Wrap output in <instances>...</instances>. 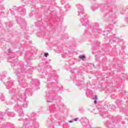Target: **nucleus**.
<instances>
[{
	"label": "nucleus",
	"instance_id": "obj_1",
	"mask_svg": "<svg viewBox=\"0 0 128 128\" xmlns=\"http://www.w3.org/2000/svg\"><path fill=\"white\" fill-rule=\"evenodd\" d=\"M7 54L9 56L8 62L12 64V66H14V74L18 78L19 85L22 88H26V80L24 79V74H26L28 70L24 67V64L18 62V59H16V57L14 56V53L12 51V50L8 49Z\"/></svg>",
	"mask_w": 128,
	"mask_h": 128
},
{
	"label": "nucleus",
	"instance_id": "obj_2",
	"mask_svg": "<svg viewBox=\"0 0 128 128\" xmlns=\"http://www.w3.org/2000/svg\"><path fill=\"white\" fill-rule=\"evenodd\" d=\"M0 76V80L4 82L6 86V88L9 90L10 94H13L12 98L13 102H17L18 100H20L22 102H26V96H28V94L32 92V88H29L24 91H20L18 92L16 88H12L14 84V80H11L10 78L6 77Z\"/></svg>",
	"mask_w": 128,
	"mask_h": 128
},
{
	"label": "nucleus",
	"instance_id": "obj_3",
	"mask_svg": "<svg viewBox=\"0 0 128 128\" xmlns=\"http://www.w3.org/2000/svg\"><path fill=\"white\" fill-rule=\"evenodd\" d=\"M77 8H78V16H82L80 20L82 23V26H88V29L86 31V32H89L90 34H98V30L97 28H98V24L96 23L95 25L92 26L88 24V16L84 15V7L80 4H77Z\"/></svg>",
	"mask_w": 128,
	"mask_h": 128
},
{
	"label": "nucleus",
	"instance_id": "obj_4",
	"mask_svg": "<svg viewBox=\"0 0 128 128\" xmlns=\"http://www.w3.org/2000/svg\"><path fill=\"white\" fill-rule=\"evenodd\" d=\"M100 8L101 12H106L108 8V5L106 4H100L96 6H92L91 8L92 10H96L98 8Z\"/></svg>",
	"mask_w": 128,
	"mask_h": 128
},
{
	"label": "nucleus",
	"instance_id": "obj_5",
	"mask_svg": "<svg viewBox=\"0 0 128 128\" xmlns=\"http://www.w3.org/2000/svg\"><path fill=\"white\" fill-rule=\"evenodd\" d=\"M14 110L16 112H18L19 116H24V112H22V106H20L16 102L14 106Z\"/></svg>",
	"mask_w": 128,
	"mask_h": 128
},
{
	"label": "nucleus",
	"instance_id": "obj_6",
	"mask_svg": "<svg viewBox=\"0 0 128 128\" xmlns=\"http://www.w3.org/2000/svg\"><path fill=\"white\" fill-rule=\"evenodd\" d=\"M32 88H36V86H38L40 85V82H38V80L36 79H34L32 82Z\"/></svg>",
	"mask_w": 128,
	"mask_h": 128
},
{
	"label": "nucleus",
	"instance_id": "obj_7",
	"mask_svg": "<svg viewBox=\"0 0 128 128\" xmlns=\"http://www.w3.org/2000/svg\"><path fill=\"white\" fill-rule=\"evenodd\" d=\"M5 112L8 114V116H11V118H14V116H16V114L14 112H10V108H8L6 110Z\"/></svg>",
	"mask_w": 128,
	"mask_h": 128
},
{
	"label": "nucleus",
	"instance_id": "obj_8",
	"mask_svg": "<svg viewBox=\"0 0 128 128\" xmlns=\"http://www.w3.org/2000/svg\"><path fill=\"white\" fill-rule=\"evenodd\" d=\"M47 102H52L54 100V98L50 93H48L46 95Z\"/></svg>",
	"mask_w": 128,
	"mask_h": 128
},
{
	"label": "nucleus",
	"instance_id": "obj_9",
	"mask_svg": "<svg viewBox=\"0 0 128 128\" xmlns=\"http://www.w3.org/2000/svg\"><path fill=\"white\" fill-rule=\"evenodd\" d=\"M29 122L27 120L24 121V124H23V128H32V126L28 124Z\"/></svg>",
	"mask_w": 128,
	"mask_h": 128
},
{
	"label": "nucleus",
	"instance_id": "obj_10",
	"mask_svg": "<svg viewBox=\"0 0 128 128\" xmlns=\"http://www.w3.org/2000/svg\"><path fill=\"white\" fill-rule=\"evenodd\" d=\"M50 112H56V105H52L50 108Z\"/></svg>",
	"mask_w": 128,
	"mask_h": 128
},
{
	"label": "nucleus",
	"instance_id": "obj_11",
	"mask_svg": "<svg viewBox=\"0 0 128 128\" xmlns=\"http://www.w3.org/2000/svg\"><path fill=\"white\" fill-rule=\"evenodd\" d=\"M122 80H127L128 75L125 74H122L120 75Z\"/></svg>",
	"mask_w": 128,
	"mask_h": 128
},
{
	"label": "nucleus",
	"instance_id": "obj_12",
	"mask_svg": "<svg viewBox=\"0 0 128 128\" xmlns=\"http://www.w3.org/2000/svg\"><path fill=\"white\" fill-rule=\"evenodd\" d=\"M76 86H84V82L79 81L76 84Z\"/></svg>",
	"mask_w": 128,
	"mask_h": 128
},
{
	"label": "nucleus",
	"instance_id": "obj_13",
	"mask_svg": "<svg viewBox=\"0 0 128 128\" xmlns=\"http://www.w3.org/2000/svg\"><path fill=\"white\" fill-rule=\"evenodd\" d=\"M105 2H106L108 4V6H110L114 4V2L112 0H104Z\"/></svg>",
	"mask_w": 128,
	"mask_h": 128
},
{
	"label": "nucleus",
	"instance_id": "obj_14",
	"mask_svg": "<svg viewBox=\"0 0 128 128\" xmlns=\"http://www.w3.org/2000/svg\"><path fill=\"white\" fill-rule=\"evenodd\" d=\"M79 58H80V60H84L86 58V56L84 55H80Z\"/></svg>",
	"mask_w": 128,
	"mask_h": 128
},
{
	"label": "nucleus",
	"instance_id": "obj_15",
	"mask_svg": "<svg viewBox=\"0 0 128 128\" xmlns=\"http://www.w3.org/2000/svg\"><path fill=\"white\" fill-rule=\"evenodd\" d=\"M4 113L0 112V120H2L4 118Z\"/></svg>",
	"mask_w": 128,
	"mask_h": 128
},
{
	"label": "nucleus",
	"instance_id": "obj_16",
	"mask_svg": "<svg viewBox=\"0 0 128 128\" xmlns=\"http://www.w3.org/2000/svg\"><path fill=\"white\" fill-rule=\"evenodd\" d=\"M65 8H66V10H68L70 8V6L69 4H66L65 6H64Z\"/></svg>",
	"mask_w": 128,
	"mask_h": 128
},
{
	"label": "nucleus",
	"instance_id": "obj_17",
	"mask_svg": "<svg viewBox=\"0 0 128 128\" xmlns=\"http://www.w3.org/2000/svg\"><path fill=\"white\" fill-rule=\"evenodd\" d=\"M0 98H1V100H3V102H4V96H2V94L0 93Z\"/></svg>",
	"mask_w": 128,
	"mask_h": 128
},
{
	"label": "nucleus",
	"instance_id": "obj_18",
	"mask_svg": "<svg viewBox=\"0 0 128 128\" xmlns=\"http://www.w3.org/2000/svg\"><path fill=\"white\" fill-rule=\"evenodd\" d=\"M27 107H28V103L26 102L23 104V108H26Z\"/></svg>",
	"mask_w": 128,
	"mask_h": 128
},
{
	"label": "nucleus",
	"instance_id": "obj_19",
	"mask_svg": "<svg viewBox=\"0 0 128 128\" xmlns=\"http://www.w3.org/2000/svg\"><path fill=\"white\" fill-rule=\"evenodd\" d=\"M22 16H24L26 14V10H23L22 12L21 13Z\"/></svg>",
	"mask_w": 128,
	"mask_h": 128
},
{
	"label": "nucleus",
	"instance_id": "obj_20",
	"mask_svg": "<svg viewBox=\"0 0 128 128\" xmlns=\"http://www.w3.org/2000/svg\"><path fill=\"white\" fill-rule=\"evenodd\" d=\"M106 126H108V128H110L111 126L110 124L108 125V122L106 124H105Z\"/></svg>",
	"mask_w": 128,
	"mask_h": 128
},
{
	"label": "nucleus",
	"instance_id": "obj_21",
	"mask_svg": "<svg viewBox=\"0 0 128 128\" xmlns=\"http://www.w3.org/2000/svg\"><path fill=\"white\" fill-rule=\"evenodd\" d=\"M93 100H98V96L96 95H94L93 98Z\"/></svg>",
	"mask_w": 128,
	"mask_h": 128
},
{
	"label": "nucleus",
	"instance_id": "obj_22",
	"mask_svg": "<svg viewBox=\"0 0 128 128\" xmlns=\"http://www.w3.org/2000/svg\"><path fill=\"white\" fill-rule=\"evenodd\" d=\"M78 118H75L73 119L74 122H78Z\"/></svg>",
	"mask_w": 128,
	"mask_h": 128
},
{
	"label": "nucleus",
	"instance_id": "obj_23",
	"mask_svg": "<svg viewBox=\"0 0 128 128\" xmlns=\"http://www.w3.org/2000/svg\"><path fill=\"white\" fill-rule=\"evenodd\" d=\"M44 56H46V58H48V53H45Z\"/></svg>",
	"mask_w": 128,
	"mask_h": 128
},
{
	"label": "nucleus",
	"instance_id": "obj_24",
	"mask_svg": "<svg viewBox=\"0 0 128 128\" xmlns=\"http://www.w3.org/2000/svg\"><path fill=\"white\" fill-rule=\"evenodd\" d=\"M126 94V90H123L122 92V94Z\"/></svg>",
	"mask_w": 128,
	"mask_h": 128
},
{
	"label": "nucleus",
	"instance_id": "obj_25",
	"mask_svg": "<svg viewBox=\"0 0 128 128\" xmlns=\"http://www.w3.org/2000/svg\"><path fill=\"white\" fill-rule=\"evenodd\" d=\"M34 128H38V124H36L34 126Z\"/></svg>",
	"mask_w": 128,
	"mask_h": 128
},
{
	"label": "nucleus",
	"instance_id": "obj_26",
	"mask_svg": "<svg viewBox=\"0 0 128 128\" xmlns=\"http://www.w3.org/2000/svg\"><path fill=\"white\" fill-rule=\"evenodd\" d=\"M94 104H98V101H96V100H94Z\"/></svg>",
	"mask_w": 128,
	"mask_h": 128
},
{
	"label": "nucleus",
	"instance_id": "obj_27",
	"mask_svg": "<svg viewBox=\"0 0 128 128\" xmlns=\"http://www.w3.org/2000/svg\"><path fill=\"white\" fill-rule=\"evenodd\" d=\"M56 100H58V98H59L60 100H62V98L61 97H56Z\"/></svg>",
	"mask_w": 128,
	"mask_h": 128
},
{
	"label": "nucleus",
	"instance_id": "obj_28",
	"mask_svg": "<svg viewBox=\"0 0 128 128\" xmlns=\"http://www.w3.org/2000/svg\"><path fill=\"white\" fill-rule=\"evenodd\" d=\"M69 122H70V124H72V122H74V119L72 120H70L69 121Z\"/></svg>",
	"mask_w": 128,
	"mask_h": 128
},
{
	"label": "nucleus",
	"instance_id": "obj_29",
	"mask_svg": "<svg viewBox=\"0 0 128 128\" xmlns=\"http://www.w3.org/2000/svg\"><path fill=\"white\" fill-rule=\"evenodd\" d=\"M62 90V87H60V88H59V90Z\"/></svg>",
	"mask_w": 128,
	"mask_h": 128
},
{
	"label": "nucleus",
	"instance_id": "obj_30",
	"mask_svg": "<svg viewBox=\"0 0 128 128\" xmlns=\"http://www.w3.org/2000/svg\"><path fill=\"white\" fill-rule=\"evenodd\" d=\"M52 86V84H48V86Z\"/></svg>",
	"mask_w": 128,
	"mask_h": 128
},
{
	"label": "nucleus",
	"instance_id": "obj_31",
	"mask_svg": "<svg viewBox=\"0 0 128 128\" xmlns=\"http://www.w3.org/2000/svg\"><path fill=\"white\" fill-rule=\"evenodd\" d=\"M61 2L62 4H64V1L63 0L61 1Z\"/></svg>",
	"mask_w": 128,
	"mask_h": 128
},
{
	"label": "nucleus",
	"instance_id": "obj_32",
	"mask_svg": "<svg viewBox=\"0 0 128 128\" xmlns=\"http://www.w3.org/2000/svg\"><path fill=\"white\" fill-rule=\"evenodd\" d=\"M116 104H118V100H117V101L116 102Z\"/></svg>",
	"mask_w": 128,
	"mask_h": 128
},
{
	"label": "nucleus",
	"instance_id": "obj_33",
	"mask_svg": "<svg viewBox=\"0 0 128 128\" xmlns=\"http://www.w3.org/2000/svg\"><path fill=\"white\" fill-rule=\"evenodd\" d=\"M54 94H55L56 93V91H54Z\"/></svg>",
	"mask_w": 128,
	"mask_h": 128
},
{
	"label": "nucleus",
	"instance_id": "obj_34",
	"mask_svg": "<svg viewBox=\"0 0 128 128\" xmlns=\"http://www.w3.org/2000/svg\"><path fill=\"white\" fill-rule=\"evenodd\" d=\"M8 104H12V103Z\"/></svg>",
	"mask_w": 128,
	"mask_h": 128
},
{
	"label": "nucleus",
	"instance_id": "obj_35",
	"mask_svg": "<svg viewBox=\"0 0 128 128\" xmlns=\"http://www.w3.org/2000/svg\"><path fill=\"white\" fill-rule=\"evenodd\" d=\"M2 8H4V6H2Z\"/></svg>",
	"mask_w": 128,
	"mask_h": 128
}]
</instances>
